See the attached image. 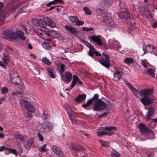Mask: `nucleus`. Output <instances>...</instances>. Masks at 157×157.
Wrapping results in <instances>:
<instances>
[{"instance_id":"obj_36","label":"nucleus","mask_w":157,"mask_h":157,"mask_svg":"<svg viewBox=\"0 0 157 157\" xmlns=\"http://www.w3.org/2000/svg\"><path fill=\"white\" fill-rule=\"evenodd\" d=\"M82 43L87 47L92 50H94V49L93 48V46L89 42L83 40H82Z\"/></svg>"},{"instance_id":"obj_61","label":"nucleus","mask_w":157,"mask_h":157,"mask_svg":"<svg viewBox=\"0 0 157 157\" xmlns=\"http://www.w3.org/2000/svg\"><path fill=\"white\" fill-rule=\"evenodd\" d=\"M43 47L44 49H48L49 48V45L48 44L45 43H43L42 44Z\"/></svg>"},{"instance_id":"obj_60","label":"nucleus","mask_w":157,"mask_h":157,"mask_svg":"<svg viewBox=\"0 0 157 157\" xmlns=\"http://www.w3.org/2000/svg\"><path fill=\"white\" fill-rule=\"evenodd\" d=\"M37 135L39 139L41 141H42L44 140V138L41 134L39 132L37 133Z\"/></svg>"},{"instance_id":"obj_62","label":"nucleus","mask_w":157,"mask_h":157,"mask_svg":"<svg viewBox=\"0 0 157 157\" xmlns=\"http://www.w3.org/2000/svg\"><path fill=\"white\" fill-rule=\"evenodd\" d=\"M22 93L21 91H17V92H13L12 93V96L17 95L18 94H21Z\"/></svg>"},{"instance_id":"obj_26","label":"nucleus","mask_w":157,"mask_h":157,"mask_svg":"<svg viewBox=\"0 0 157 157\" xmlns=\"http://www.w3.org/2000/svg\"><path fill=\"white\" fill-rule=\"evenodd\" d=\"M77 82L78 83L80 84H82V82L79 79L78 77L76 75H74L73 76V79L72 82V83H75V85Z\"/></svg>"},{"instance_id":"obj_57","label":"nucleus","mask_w":157,"mask_h":157,"mask_svg":"<svg viewBox=\"0 0 157 157\" xmlns=\"http://www.w3.org/2000/svg\"><path fill=\"white\" fill-rule=\"evenodd\" d=\"M84 22L83 21H79V19L75 23V25L78 26L82 25H83Z\"/></svg>"},{"instance_id":"obj_33","label":"nucleus","mask_w":157,"mask_h":157,"mask_svg":"<svg viewBox=\"0 0 157 157\" xmlns=\"http://www.w3.org/2000/svg\"><path fill=\"white\" fill-rule=\"evenodd\" d=\"M14 136L17 140H18L20 141L24 140L23 136L21 134L18 133H15L14 135Z\"/></svg>"},{"instance_id":"obj_46","label":"nucleus","mask_w":157,"mask_h":157,"mask_svg":"<svg viewBox=\"0 0 157 157\" xmlns=\"http://www.w3.org/2000/svg\"><path fill=\"white\" fill-rule=\"evenodd\" d=\"M65 65L63 64H60V65L59 68V71L61 75L63 74V72L64 71V68Z\"/></svg>"},{"instance_id":"obj_6","label":"nucleus","mask_w":157,"mask_h":157,"mask_svg":"<svg viewBox=\"0 0 157 157\" xmlns=\"http://www.w3.org/2000/svg\"><path fill=\"white\" fill-rule=\"evenodd\" d=\"M103 21L109 30L111 29V28L113 27L114 22L111 17L105 16L103 17Z\"/></svg>"},{"instance_id":"obj_59","label":"nucleus","mask_w":157,"mask_h":157,"mask_svg":"<svg viewBox=\"0 0 157 157\" xmlns=\"http://www.w3.org/2000/svg\"><path fill=\"white\" fill-rule=\"evenodd\" d=\"M94 50H92L90 49L88 53V54L90 56L92 57L94 54Z\"/></svg>"},{"instance_id":"obj_38","label":"nucleus","mask_w":157,"mask_h":157,"mask_svg":"<svg viewBox=\"0 0 157 157\" xmlns=\"http://www.w3.org/2000/svg\"><path fill=\"white\" fill-rule=\"evenodd\" d=\"M109 45L113 47H116L117 45H119V43L117 41H110L109 42Z\"/></svg>"},{"instance_id":"obj_13","label":"nucleus","mask_w":157,"mask_h":157,"mask_svg":"<svg viewBox=\"0 0 157 157\" xmlns=\"http://www.w3.org/2000/svg\"><path fill=\"white\" fill-rule=\"evenodd\" d=\"M3 56L4 57L2 59L3 63H2V61H0V66L5 68L9 62V56L6 55V53H4Z\"/></svg>"},{"instance_id":"obj_15","label":"nucleus","mask_w":157,"mask_h":157,"mask_svg":"<svg viewBox=\"0 0 157 157\" xmlns=\"http://www.w3.org/2000/svg\"><path fill=\"white\" fill-rule=\"evenodd\" d=\"M139 127L140 132L142 133H147L151 132L150 129L147 128L145 125L142 123L139 124Z\"/></svg>"},{"instance_id":"obj_2","label":"nucleus","mask_w":157,"mask_h":157,"mask_svg":"<svg viewBox=\"0 0 157 157\" xmlns=\"http://www.w3.org/2000/svg\"><path fill=\"white\" fill-rule=\"evenodd\" d=\"M3 34L5 39L10 41H13L15 42L17 40V37L15 35V32H13L12 29H6L3 32Z\"/></svg>"},{"instance_id":"obj_12","label":"nucleus","mask_w":157,"mask_h":157,"mask_svg":"<svg viewBox=\"0 0 157 157\" xmlns=\"http://www.w3.org/2000/svg\"><path fill=\"white\" fill-rule=\"evenodd\" d=\"M119 16L121 19H125V21L131 20V19L129 17V14L127 10H126V11H120V13Z\"/></svg>"},{"instance_id":"obj_51","label":"nucleus","mask_w":157,"mask_h":157,"mask_svg":"<svg viewBox=\"0 0 157 157\" xmlns=\"http://www.w3.org/2000/svg\"><path fill=\"white\" fill-rule=\"evenodd\" d=\"M92 103V102L89 99L85 104L83 105L82 107L85 108L88 107Z\"/></svg>"},{"instance_id":"obj_5","label":"nucleus","mask_w":157,"mask_h":157,"mask_svg":"<svg viewBox=\"0 0 157 157\" xmlns=\"http://www.w3.org/2000/svg\"><path fill=\"white\" fill-rule=\"evenodd\" d=\"M102 55L105 58V59H102L99 61V63L103 66L107 68H108L110 67L109 60L110 56L107 55L105 52H103Z\"/></svg>"},{"instance_id":"obj_37","label":"nucleus","mask_w":157,"mask_h":157,"mask_svg":"<svg viewBox=\"0 0 157 157\" xmlns=\"http://www.w3.org/2000/svg\"><path fill=\"white\" fill-rule=\"evenodd\" d=\"M72 149L77 151H80L83 149V147L80 146L73 144L72 146Z\"/></svg>"},{"instance_id":"obj_31","label":"nucleus","mask_w":157,"mask_h":157,"mask_svg":"<svg viewBox=\"0 0 157 157\" xmlns=\"http://www.w3.org/2000/svg\"><path fill=\"white\" fill-rule=\"evenodd\" d=\"M27 110L30 112L34 113L35 111V108L34 106L29 103V105H27V107L25 108Z\"/></svg>"},{"instance_id":"obj_35","label":"nucleus","mask_w":157,"mask_h":157,"mask_svg":"<svg viewBox=\"0 0 157 157\" xmlns=\"http://www.w3.org/2000/svg\"><path fill=\"white\" fill-rule=\"evenodd\" d=\"M5 18L4 13H0V26L2 25Z\"/></svg>"},{"instance_id":"obj_23","label":"nucleus","mask_w":157,"mask_h":157,"mask_svg":"<svg viewBox=\"0 0 157 157\" xmlns=\"http://www.w3.org/2000/svg\"><path fill=\"white\" fill-rule=\"evenodd\" d=\"M39 126V130L41 132L43 133H46L48 132L46 126H44V123L40 124Z\"/></svg>"},{"instance_id":"obj_1","label":"nucleus","mask_w":157,"mask_h":157,"mask_svg":"<svg viewBox=\"0 0 157 157\" xmlns=\"http://www.w3.org/2000/svg\"><path fill=\"white\" fill-rule=\"evenodd\" d=\"M27 4V1L26 0L22 1L20 0H13L8 4L7 7L10 10L14 11L20 6L23 5L21 7H24Z\"/></svg>"},{"instance_id":"obj_8","label":"nucleus","mask_w":157,"mask_h":157,"mask_svg":"<svg viewBox=\"0 0 157 157\" xmlns=\"http://www.w3.org/2000/svg\"><path fill=\"white\" fill-rule=\"evenodd\" d=\"M124 81L125 82L126 85L128 88L132 91L134 94L136 96H137V95L140 93V91H138L128 81L127 79H124Z\"/></svg>"},{"instance_id":"obj_41","label":"nucleus","mask_w":157,"mask_h":157,"mask_svg":"<svg viewBox=\"0 0 157 157\" xmlns=\"http://www.w3.org/2000/svg\"><path fill=\"white\" fill-rule=\"evenodd\" d=\"M8 150L9 151V153H12L15 155L16 156H17L18 155L17 154V151L15 149H10L6 147L5 149V150Z\"/></svg>"},{"instance_id":"obj_63","label":"nucleus","mask_w":157,"mask_h":157,"mask_svg":"<svg viewBox=\"0 0 157 157\" xmlns=\"http://www.w3.org/2000/svg\"><path fill=\"white\" fill-rule=\"evenodd\" d=\"M54 0L53 1H51L50 2H49L47 5H46V6H47V7H49V6H51V5H54L56 3L55 2V1H54Z\"/></svg>"},{"instance_id":"obj_25","label":"nucleus","mask_w":157,"mask_h":157,"mask_svg":"<svg viewBox=\"0 0 157 157\" xmlns=\"http://www.w3.org/2000/svg\"><path fill=\"white\" fill-rule=\"evenodd\" d=\"M44 123V126H46L48 132L53 129V125L52 123L50 122H46Z\"/></svg>"},{"instance_id":"obj_28","label":"nucleus","mask_w":157,"mask_h":157,"mask_svg":"<svg viewBox=\"0 0 157 157\" xmlns=\"http://www.w3.org/2000/svg\"><path fill=\"white\" fill-rule=\"evenodd\" d=\"M71 110V109H66V110L67 112V113L68 114V116H69V118L72 121V122L73 123H76L77 122V120L76 119L74 118L73 119L71 117V114L70 113V111Z\"/></svg>"},{"instance_id":"obj_9","label":"nucleus","mask_w":157,"mask_h":157,"mask_svg":"<svg viewBox=\"0 0 157 157\" xmlns=\"http://www.w3.org/2000/svg\"><path fill=\"white\" fill-rule=\"evenodd\" d=\"M72 74L70 72H66L64 75L63 74L61 75L62 79L67 83H69L71 81L72 79Z\"/></svg>"},{"instance_id":"obj_40","label":"nucleus","mask_w":157,"mask_h":157,"mask_svg":"<svg viewBox=\"0 0 157 157\" xmlns=\"http://www.w3.org/2000/svg\"><path fill=\"white\" fill-rule=\"evenodd\" d=\"M69 18L70 21L73 23H76L77 21L78 20V17L75 16H69Z\"/></svg>"},{"instance_id":"obj_56","label":"nucleus","mask_w":157,"mask_h":157,"mask_svg":"<svg viewBox=\"0 0 157 157\" xmlns=\"http://www.w3.org/2000/svg\"><path fill=\"white\" fill-rule=\"evenodd\" d=\"M8 90L6 87H2L1 89L2 93V94H4L7 93L8 92Z\"/></svg>"},{"instance_id":"obj_10","label":"nucleus","mask_w":157,"mask_h":157,"mask_svg":"<svg viewBox=\"0 0 157 157\" xmlns=\"http://www.w3.org/2000/svg\"><path fill=\"white\" fill-rule=\"evenodd\" d=\"M153 90L152 89H144L140 91V96L143 95L145 97H148L152 94Z\"/></svg>"},{"instance_id":"obj_45","label":"nucleus","mask_w":157,"mask_h":157,"mask_svg":"<svg viewBox=\"0 0 157 157\" xmlns=\"http://www.w3.org/2000/svg\"><path fill=\"white\" fill-rule=\"evenodd\" d=\"M83 10L85 12V14L87 15H90L91 14V11L87 7H84Z\"/></svg>"},{"instance_id":"obj_11","label":"nucleus","mask_w":157,"mask_h":157,"mask_svg":"<svg viewBox=\"0 0 157 157\" xmlns=\"http://www.w3.org/2000/svg\"><path fill=\"white\" fill-rule=\"evenodd\" d=\"M104 128H100L98 129V131L97 132L98 136H101L105 135H113L114 133L113 132H105L104 129Z\"/></svg>"},{"instance_id":"obj_34","label":"nucleus","mask_w":157,"mask_h":157,"mask_svg":"<svg viewBox=\"0 0 157 157\" xmlns=\"http://www.w3.org/2000/svg\"><path fill=\"white\" fill-rule=\"evenodd\" d=\"M147 74L153 77H155V70L154 68H150L147 71Z\"/></svg>"},{"instance_id":"obj_29","label":"nucleus","mask_w":157,"mask_h":157,"mask_svg":"<svg viewBox=\"0 0 157 157\" xmlns=\"http://www.w3.org/2000/svg\"><path fill=\"white\" fill-rule=\"evenodd\" d=\"M86 98V95L85 94H80L77 97L76 101L77 102H81L84 100Z\"/></svg>"},{"instance_id":"obj_49","label":"nucleus","mask_w":157,"mask_h":157,"mask_svg":"<svg viewBox=\"0 0 157 157\" xmlns=\"http://www.w3.org/2000/svg\"><path fill=\"white\" fill-rule=\"evenodd\" d=\"M141 64L145 68H147V65L148 64V63L146 59L141 60Z\"/></svg>"},{"instance_id":"obj_4","label":"nucleus","mask_w":157,"mask_h":157,"mask_svg":"<svg viewBox=\"0 0 157 157\" xmlns=\"http://www.w3.org/2000/svg\"><path fill=\"white\" fill-rule=\"evenodd\" d=\"M105 102L99 99L96 101L93 109L94 111H98L104 109L106 107Z\"/></svg>"},{"instance_id":"obj_24","label":"nucleus","mask_w":157,"mask_h":157,"mask_svg":"<svg viewBox=\"0 0 157 157\" xmlns=\"http://www.w3.org/2000/svg\"><path fill=\"white\" fill-rule=\"evenodd\" d=\"M19 103L21 105L25 108V109L27 107V105H29V103L25 100L22 99L19 100Z\"/></svg>"},{"instance_id":"obj_22","label":"nucleus","mask_w":157,"mask_h":157,"mask_svg":"<svg viewBox=\"0 0 157 157\" xmlns=\"http://www.w3.org/2000/svg\"><path fill=\"white\" fill-rule=\"evenodd\" d=\"M33 143V139H30L26 142V143L25 145V147L26 149H29L31 147H32Z\"/></svg>"},{"instance_id":"obj_64","label":"nucleus","mask_w":157,"mask_h":157,"mask_svg":"<svg viewBox=\"0 0 157 157\" xmlns=\"http://www.w3.org/2000/svg\"><path fill=\"white\" fill-rule=\"evenodd\" d=\"M32 22L33 24L34 25H38V21L37 20L34 19L32 20Z\"/></svg>"},{"instance_id":"obj_30","label":"nucleus","mask_w":157,"mask_h":157,"mask_svg":"<svg viewBox=\"0 0 157 157\" xmlns=\"http://www.w3.org/2000/svg\"><path fill=\"white\" fill-rule=\"evenodd\" d=\"M27 110L30 112L34 113L35 111V108L34 106L29 103V105H27V107L25 108Z\"/></svg>"},{"instance_id":"obj_52","label":"nucleus","mask_w":157,"mask_h":157,"mask_svg":"<svg viewBox=\"0 0 157 157\" xmlns=\"http://www.w3.org/2000/svg\"><path fill=\"white\" fill-rule=\"evenodd\" d=\"M104 128L106 130L109 131L116 129V128L114 126H106Z\"/></svg>"},{"instance_id":"obj_39","label":"nucleus","mask_w":157,"mask_h":157,"mask_svg":"<svg viewBox=\"0 0 157 157\" xmlns=\"http://www.w3.org/2000/svg\"><path fill=\"white\" fill-rule=\"evenodd\" d=\"M155 47L151 45H147L145 48L146 50L148 52H152Z\"/></svg>"},{"instance_id":"obj_27","label":"nucleus","mask_w":157,"mask_h":157,"mask_svg":"<svg viewBox=\"0 0 157 157\" xmlns=\"http://www.w3.org/2000/svg\"><path fill=\"white\" fill-rule=\"evenodd\" d=\"M47 22L44 20V17L43 20H39L38 25L40 26L43 28L47 26Z\"/></svg>"},{"instance_id":"obj_21","label":"nucleus","mask_w":157,"mask_h":157,"mask_svg":"<svg viewBox=\"0 0 157 157\" xmlns=\"http://www.w3.org/2000/svg\"><path fill=\"white\" fill-rule=\"evenodd\" d=\"M44 20L47 22V24L50 27L53 28L56 26L55 23L53 22L50 18L48 17H44Z\"/></svg>"},{"instance_id":"obj_58","label":"nucleus","mask_w":157,"mask_h":157,"mask_svg":"<svg viewBox=\"0 0 157 157\" xmlns=\"http://www.w3.org/2000/svg\"><path fill=\"white\" fill-rule=\"evenodd\" d=\"M125 21L126 23H127V24H131L134 25L135 23V20L133 19H131V20H128V21Z\"/></svg>"},{"instance_id":"obj_32","label":"nucleus","mask_w":157,"mask_h":157,"mask_svg":"<svg viewBox=\"0 0 157 157\" xmlns=\"http://www.w3.org/2000/svg\"><path fill=\"white\" fill-rule=\"evenodd\" d=\"M124 63L128 65L134 63V60L132 58L127 57L124 59Z\"/></svg>"},{"instance_id":"obj_19","label":"nucleus","mask_w":157,"mask_h":157,"mask_svg":"<svg viewBox=\"0 0 157 157\" xmlns=\"http://www.w3.org/2000/svg\"><path fill=\"white\" fill-rule=\"evenodd\" d=\"M15 35L17 37V39L19 38H20L21 40H24L26 39V37L24 36V33L21 31H16L15 32Z\"/></svg>"},{"instance_id":"obj_43","label":"nucleus","mask_w":157,"mask_h":157,"mask_svg":"<svg viewBox=\"0 0 157 157\" xmlns=\"http://www.w3.org/2000/svg\"><path fill=\"white\" fill-rule=\"evenodd\" d=\"M143 14L145 15L147 17H149L151 15V14L149 11V10L147 8L144 9V13H143Z\"/></svg>"},{"instance_id":"obj_18","label":"nucleus","mask_w":157,"mask_h":157,"mask_svg":"<svg viewBox=\"0 0 157 157\" xmlns=\"http://www.w3.org/2000/svg\"><path fill=\"white\" fill-rule=\"evenodd\" d=\"M64 28L71 33L75 35V34L77 33V32L75 28L69 25H65Z\"/></svg>"},{"instance_id":"obj_55","label":"nucleus","mask_w":157,"mask_h":157,"mask_svg":"<svg viewBox=\"0 0 157 157\" xmlns=\"http://www.w3.org/2000/svg\"><path fill=\"white\" fill-rule=\"evenodd\" d=\"M46 146V144H44L40 147L39 150L41 152H45L46 150L45 148Z\"/></svg>"},{"instance_id":"obj_44","label":"nucleus","mask_w":157,"mask_h":157,"mask_svg":"<svg viewBox=\"0 0 157 157\" xmlns=\"http://www.w3.org/2000/svg\"><path fill=\"white\" fill-rule=\"evenodd\" d=\"M48 72V75L52 78H55V75L52 71L51 68H48L47 70Z\"/></svg>"},{"instance_id":"obj_14","label":"nucleus","mask_w":157,"mask_h":157,"mask_svg":"<svg viewBox=\"0 0 157 157\" xmlns=\"http://www.w3.org/2000/svg\"><path fill=\"white\" fill-rule=\"evenodd\" d=\"M90 39L94 43H96L99 45L102 46L103 44L100 37L98 36H93L90 37Z\"/></svg>"},{"instance_id":"obj_16","label":"nucleus","mask_w":157,"mask_h":157,"mask_svg":"<svg viewBox=\"0 0 157 157\" xmlns=\"http://www.w3.org/2000/svg\"><path fill=\"white\" fill-rule=\"evenodd\" d=\"M145 108L148 110L147 113L146 115L147 120L148 121L151 119V117H152L154 114V111L152 108L151 106L149 108Z\"/></svg>"},{"instance_id":"obj_42","label":"nucleus","mask_w":157,"mask_h":157,"mask_svg":"<svg viewBox=\"0 0 157 157\" xmlns=\"http://www.w3.org/2000/svg\"><path fill=\"white\" fill-rule=\"evenodd\" d=\"M42 60L44 63L48 65H50L51 64L49 60L45 57H43Z\"/></svg>"},{"instance_id":"obj_54","label":"nucleus","mask_w":157,"mask_h":157,"mask_svg":"<svg viewBox=\"0 0 157 157\" xmlns=\"http://www.w3.org/2000/svg\"><path fill=\"white\" fill-rule=\"evenodd\" d=\"M94 28L93 27L88 28L83 27L82 28V29L84 31H90L93 30Z\"/></svg>"},{"instance_id":"obj_48","label":"nucleus","mask_w":157,"mask_h":157,"mask_svg":"<svg viewBox=\"0 0 157 157\" xmlns=\"http://www.w3.org/2000/svg\"><path fill=\"white\" fill-rule=\"evenodd\" d=\"M120 7L121 8L120 11H125L127 10L125 6L124 5V3L122 2L121 1H120Z\"/></svg>"},{"instance_id":"obj_7","label":"nucleus","mask_w":157,"mask_h":157,"mask_svg":"<svg viewBox=\"0 0 157 157\" xmlns=\"http://www.w3.org/2000/svg\"><path fill=\"white\" fill-rule=\"evenodd\" d=\"M52 149L53 152L59 157H65L64 154L60 149L55 145H53Z\"/></svg>"},{"instance_id":"obj_3","label":"nucleus","mask_w":157,"mask_h":157,"mask_svg":"<svg viewBox=\"0 0 157 157\" xmlns=\"http://www.w3.org/2000/svg\"><path fill=\"white\" fill-rule=\"evenodd\" d=\"M18 76L19 77V76L16 72L13 73L11 77L10 81L12 83L16 84L18 88L22 89L24 87L23 83L19 79Z\"/></svg>"},{"instance_id":"obj_50","label":"nucleus","mask_w":157,"mask_h":157,"mask_svg":"<svg viewBox=\"0 0 157 157\" xmlns=\"http://www.w3.org/2000/svg\"><path fill=\"white\" fill-rule=\"evenodd\" d=\"M99 141L102 147H107L109 145V143L108 142L103 141L101 140H99Z\"/></svg>"},{"instance_id":"obj_20","label":"nucleus","mask_w":157,"mask_h":157,"mask_svg":"<svg viewBox=\"0 0 157 157\" xmlns=\"http://www.w3.org/2000/svg\"><path fill=\"white\" fill-rule=\"evenodd\" d=\"M122 75V73L121 71H116L113 73V79L114 81H118L119 80Z\"/></svg>"},{"instance_id":"obj_53","label":"nucleus","mask_w":157,"mask_h":157,"mask_svg":"<svg viewBox=\"0 0 157 157\" xmlns=\"http://www.w3.org/2000/svg\"><path fill=\"white\" fill-rule=\"evenodd\" d=\"M99 97V95L97 94H95L94 96L91 98L90 99V100L93 103V101H97Z\"/></svg>"},{"instance_id":"obj_47","label":"nucleus","mask_w":157,"mask_h":157,"mask_svg":"<svg viewBox=\"0 0 157 157\" xmlns=\"http://www.w3.org/2000/svg\"><path fill=\"white\" fill-rule=\"evenodd\" d=\"M111 155V157H120L119 153L115 151H113L112 152Z\"/></svg>"},{"instance_id":"obj_17","label":"nucleus","mask_w":157,"mask_h":157,"mask_svg":"<svg viewBox=\"0 0 157 157\" xmlns=\"http://www.w3.org/2000/svg\"><path fill=\"white\" fill-rule=\"evenodd\" d=\"M141 102L145 105L151 103L153 101V99L151 97H144L140 99Z\"/></svg>"}]
</instances>
